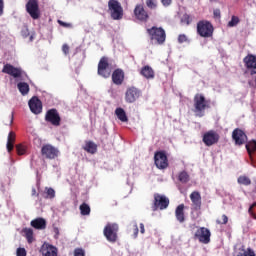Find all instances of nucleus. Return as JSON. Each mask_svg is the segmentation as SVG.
<instances>
[{"instance_id": "f257e3e1", "label": "nucleus", "mask_w": 256, "mask_h": 256, "mask_svg": "<svg viewBox=\"0 0 256 256\" xmlns=\"http://www.w3.org/2000/svg\"><path fill=\"white\" fill-rule=\"evenodd\" d=\"M2 73L12 76L16 82L29 80V76L22 68L14 67L11 64H5L2 68Z\"/></svg>"}, {"instance_id": "f03ea898", "label": "nucleus", "mask_w": 256, "mask_h": 256, "mask_svg": "<svg viewBox=\"0 0 256 256\" xmlns=\"http://www.w3.org/2000/svg\"><path fill=\"white\" fill-rule=\"evenodd\" d=\"M194 113L197 117L202 118L205 116V111L209 108L208 101L204 94L197 93L194 96Z\"/></svg>"}, {"instance_id": "7ed1b4c3", "label": "nucleus", "mask_w": 256, "mask_h": 256, "mask_svg": "<svg viewBox=\"0 0 256 256\" xmlns=\"http://www.w3.org/2000/svg\"><path fill=\"white\" fill-rule=\"evenodd\" d=\"M147 34L151 42H156L157 45H163L166 42V31L162 27L152 26L147 29Z\"/></svg>"}, {"instance_id": "20e7f679", "label": "nucleus", "mask_w": 256, "mask_h": 256, "mask_svg": "<svg viewBox=\"0 0 256 256\" xmlns=\"http://www.w3.org/2000/svg\"><path fill=\"white\" fill-rule=\"evenodd\" d=\"M108 12L110 17L114 21H120L124 16V9L118 0L108 1Z\"/></svg>"}, {"instance_id": "39448f33", "label": "nucleus", "mask_w": 256, "mask_h": 256, "mask_svg": "<svg viewBox=\"0 0 256 256\" xmlns=\"http://www.w3.org/2000/svg\"><path fill=\"white\" fill-rule=\"evenodd\" d=\"M119 225L107 223L103 229V235L109 243H116L118 240Z\"/></svg>"}, {"instance_id": "423d86ee", "label": "nucleus", "mask_w": 256, "mask_h": 256, "mask_svg": "<svg viewBox=\"0 0 256 256\" xmlns=\"http://www.w3.org/2000/svg\"><path fill=\"white\" fill-rule=\"evenodd\" d=\"M170 205V199L166 195L159 193L154 194V201L152 205V211L156 212L159 210H166Z\"/></svg>"}, {"instance_id": "0eeeda50", "label": "nucleus", "mask_w": 256, "mask_h": 256, "mask_svg": "<svg viewBox=\"0 0 256 256\" xmlns=\"http://www.w3.org/2000/svg\"><path fill=\"white\" fill-rule=\"evenodd\" d=\"M197 33L200 37L210 38L213 36L214 27L209 21H199L197 23Z\"/></svg>"}, {"instance_id": "6e6552de", "label": "nucleus", "mask_w": 256, "mask_h": 256, "mask_svg": "<svg viewBox=\"0 0 256 256\" xmlns=\"http://www.w3.org/2000/svg\"><path fill=\"white\" fill-rule=\"evenodd\" d=\"M26 12L33 20H38L41 17L38 0H28L26 5Z\"/></svg>"}, {"instance_id": "1a4fd4ad", "label": "nucleus", "mask_w": 256, "mask_h": 256, "mask_svg": "<svg viewBox=\"0 0 256 256\" xmlns=\"http://www.w3.org/2000/svg\"><path fill=\"white\" fill-rule=\"evenodd\" d=\"M45 121L50 123L54 127L61 125V116L56 108H51L46 111Z\"/></svg>"}, {"instance_id": "9d476101", "label": "nucleus", "mask_w": 256, "mask_h": 256, "mask_svg": "<svg viewBox=\"0 0 256 256\" xmlns=\"http://www.w3.org/2000/svg\"><path fill=\"white\" fill-rule=\"evenodd\" d=\"M202 141L205 146L211 147L220 141V134L215 130H209L204 133Z\"/></svg>"}, {"instance_id": "9b49d317", "label": "nucleus", "mask_w": 256, "mask_h": 256, "mask_svg": "<svg viewBox=\"0 0 256 256\" xmlns=\"http://www.w3.org/2000/svg\"><path fill=\"white\" fill-rule=\"evenodd\" d=\"M97 73L102 78H109L111 76L112 70L110 69L108 58L102 57L98 63V70Z\"/></svg>"}, {"instance_id": "f8f14e48", "label": "nucleus", "mask_w": 256, "mask_h": 256, "mask_svg": "<svg viewBox=\"0 0 256 256\" xmlns=\"http://www.w3.org/2000/svg\"><path fill=\"white\" fill-rule=\"evenodd\" d=\"M194 238L203 244H209L211 241V231L206 227H200L196 230Z\"/></svg>"}, {"instance_id": "ddd939ff", "label": "nucleus", "mask_w": 256, "mask_h": 256, "mask_svg": "<svg viewBox=\"0 0 256 256\" xmlns=\"http://www.w3.org/2000/svg\"><path fill=\"white\" fill-rule=\"evenodd\" d=\"M154 163L158 169H166L169 166L168 157L164 151H158L154 154Z\"/></svg>"}, {"instance_id": "4468645a", "label": "nucleus", "mask_w": 256, "mask_h": 256, "mask_svg": "<svg viewBox=\"0 0 256 256\" xmlns=\"http://www.w3.org/2000/svg\"><path fill=\"white\" fill-rule=\"evenodd\" d=\"M141 96V90L137 87H130L125 92V101L129 104L135 103Z\"/></svg>"}, {"instance_id": "2eb2a0df", "label": "nucleus", "mask_w": 256, "mask_h": 256, "mask_svg": "<svg viewBox=\"0 0 256 256\" xmlns=\"http://www.w3.org/2000/svg\"><path fill=\"white\" fill-rule=\"evenodd\" d=\"M28 106L31 113L35 115H39L42 113V110H43L42 101L37 96H33L29 99Z\"/></svg>"}, {"instance_id": "dca6fc26", "label": "nucleus", "mask_w": 256, "mask_h": 256, "mask_svg": "<svg viewBox=\"0 0 256 256\" xmlns=\"http://www.w3.org/2000/svg\"><path fill=\"white\" fill-rule=\"evenodd\" d=\"M58 153H59L58 149L51 144H46L41 148V154L46 159H50V160L55 159L56 157H58Z\"/></svg>"}, {"instance_id": "f3484780", "label": "nucleus", "mask_w": 256, "mask_h": 256, "mask_svg": "<svg viewBox=\"0 0 256 256\" xmlns=\"http://www.w3.org/2000/svg\"><path fill=\"white\" fill-rule=\"evenodd\" d=\"M232 139L236 145L241 146L247 142L248 136L242 129L236 128L232 132Z\"/></svg>"}, {"instance_id": "a211bd4d", "label": "nucleus", "mask_w": 256, "mask_h": 256, "mask_svg": "<svg viewBox=\"0 0 256 256\" xmlns=\"http://www.w3.org/2000/svg\"><path fill=\"white\" fill-rule=\"evenodd\" d=\"M190 200L192 202V209L195 211H198L201 209L202 206V197L200 192L198 191H193L190 194Z\"/></svg>"}, {"instance_id": "6ab92c4d", "label": "nucleus", "mask_w": 256, "mask_h": 256, "mask_svg": "<svg viewBox=\"0 0 256 256\" xmlns=\"http://www.w3.org/2000/svg\"><path fill=\"white\" fill-rule=\"evenodd\" d=\"M40 253L42 256H58V250L56 246H52V244H42Z\"/></svg>"}, {"instance_id": "aec40b11", "label": "nucleus", "mask_w": 256, "mask_h": 256, "mask_svg": "<svg viewBox=\"0 0 256 256\" xmlns=\"http://www.w3.org/2000/svg\"><path fill=\"white\" fill-rule=\"evenodd\" d=\"M134 15L139 21L146 22L149 19V14L143 5H136L134 9Z\"/></svg>"}, {"instance_id": "412c9836", "label": "nucleus", "mask_w": 256, "mask_h": 256, "mask_svg": "<svg viewBox=\"0 0 256 256\" xmlns=\"http://www.w3.org/2000/svg\"><path fill=\"white\" fill-rule=\"evenodd\" d=\"M30 225L36 230H44L47 227V221L43 217H37L30 221Z\"/></svg>"}, {"instance_id": "4be33fe9", "label": "nucleus", "mask_w": 256, "mask_h": 256, "mask_svg": "<svg viewBox=\"0 0 256 256\" xmlns=\"http://www.w3.org/2000/svg\"><path fill=\"white\" fill-rule=\"evenodd\" d=\"M124 77V71L122 69H116L112 73V82L115 85L120 86L124 82Z\"/></svg>"}, {"instance_id": "5701e85b", "label": "nucleus", "mask_w": 256, "mask_h": 256, "mask_svg": "<svg viewBox=\"0 0 256 256\" xmlns=\"http://www.w3.org/2000/svg\"><path fill=\"white\" fill-rule=\"evenodd\" d=\"M185 205L184 204H179L176 209H175V217L176 220L180 223L183 224L186 221L185 217Z\"/></svg>"}, {"instance_id": "b1692460", "label": "nucleus", "mask_w": 256, "mask_h": 256, "mask_svg": "<svg viewBox=\"0 0 256 256\" xmlns=\"http://www.w3.org/2000/svg\"><path fill=\"white\" fill-rule=\"evenodd\" d=\"M243 63L247 69H256V55L248 54L243 58Z\"/></svg>"}, {"instance_id": "393cba45", "label": "nucleus", "mask_w": 256, "mask_h": 256, "mask_svg": "<svg viewBox=\"0 0 256 256\" xmlns=\"http://www.w3.org/2000/svg\"><path fill=\"white\" fill-rule=\"evenodd\" d=\"M140 74L146 79H154L155 78V72H154L153 68L149 65L142 67Z\"/></svg>"}, {"instance_id": "a878e982", "label": "nucleus", "mask_w": 256, "mask_h": 256, "mask_svg": "<svg viewBox=\"0 0 256 256\" xmlns=\"http://www.w3.org/2000/svg\"><path fill=\"white\" fill-rule=\"evenodd\" d=\"M82 149L89 154H95L98 150V146L93 141H86L85 144L82 146Z\"/></svg>"}, {"instance_id": "bb28decb", "label": "nucleus", "mask_w": 256, "mask_h": 256, "mask_svg": "<svg viewBox=\"0 0 256 256\" xmlns=\"http://www.w3.org/2000/svg\"><path fill=\"white\" fill-rule=\"evenodd\" d=\"M17 89L22 96H27L30 92V86L27 82L19 81L17 83Z\"/></svg>"}, {"instance_id": "cd10ccee", "label": "nucleus", "mask_w": 256, "mask_h": 256, "mask_svg": "<svg viewBox=\"0 0 256 256\" xmlns=\"http://www.w3.org/2000/svg\"><path fill=\"white\" fill-rule=\"evenodd\" d=\"M115 115L117 116L118 120H120L121 122L123 123L128 122V116L126 114V111L123 108L121 107L116 108Z\"/></svg>"}, {"instance_id": "c85d7f7f", "label": "nucleus", "mask_w": 256, "mask_h": 256, "mask_svg": "<svg viewBox=\"0 0 256 256\" xmlns=\"http://www.w3.org/2000/svg\"><path fill=\"white\" fill-rule=\"evenodd\" d=\"M15 135L13 132H9L7 137L6 149L11 152L14 149Z\"/></svg>"}, {"instance_id": "c756f323", "label": "nucleus", "mask_w": 256, "mask_h": 256, "mask_svg": "<svg viewBox=\"0 0 256 256\" xmlns=\"http://www.w3.org/2000/svg\"><path fill=\"white\" fill-rule=\"evenodd\" d=\"M237 183L239 185H243V186H250L252 184V180L249 176L247 175H240L237 178Z\"/></svg>"}, {"instance_id": "7c9ffc66", "label": "nucleus", "mask_w": 256, "mask_h": 256, "mask_svg": "<svg viewBox=\"0 0 256 256\" xmlns=\"http://www.w3.org/2000/svg\"><path fill=\"white\" fill-rule=\"evenodd\" d=\"M23 233L25 235V238L29 244L33 243L34 241V231L32 228H24Z\"/></svg>"}, {"instance_id": "2f4dec72", "label": "nucleus", "mask_w": 256, "mask_h": 256, "mask_svg": "<svg viewBox=\"0 0 256 256\" xmlns=\"http://www.w3.org/2000/svg\"><path fill=\"white\" fill-rule=\"evenodd\" d=\"M178 181L182 184H187L190 181V175L187 171H181L178 174Z\"/></svg>"}, {"instance_id": "473e14b6", "label": "nucleus", "mask_w": 256, "mask_h": 256, "mask_svg": "<svg viewBox=\"0 0 256 256\" xmlns=\"http://www.w3.org/2000/svg\"><path fill=\"white\" fill-rule=\"evenodd\" d=\"M79 210L82 216H88L91 213V207L89 204H87L86 202H83L80 206H79Z\"/></svg>"}, {"instance_id": "72a5a7b5", "label": "nucleus", "mask_w": 256, "mask_h": 256, "mask_svg": "<svg viewBox=\"0 0 256 256\" xmlns=\"http://www.w3.org/2000/svg\"><path fill=\"white\" fill-rule=\"evenodd\" d=\"M56 197V191L52 187H45V199L53 200Z\"/></svg>"}, {"instance_id": "f704fd0d", "label": "nucleus", "mask_w": 256, "mask_h": 256, "mask_svg": "<svg viewBox=\"0 0 256 256\" xmlns=\"http://www.w3.org/2000/svg\"><path fill=\"white\" fill-rule=\"evenodd\" d=\"M245 147H246L248 154L252 155V153L254 151H256V140H251V141L247 142Z\"/></svg>"}, {"instance_id": "c9c22d12", "label": "nucleus", "mask_w": 256, "mask_h": 256, "mask_svg": "<svg viewBox=\"0 0 256 256\" xmlns=\"http://www.w3.org/2000/svg\"><path fill=\"white\" fill-rule=\"evenodd\" d=\"M145 3L150 10H156L158 7L157 0H146Z\"/></svg>"}, {"instance_id": "e433bc0d", "label": "nucleus", "mask_w": 256, "mask_h": 256, "mask_svg": "<svg viewBox=\"0 0 256 256\" xmlns=\"http://www.w3.org/2000/svg\"><path fill=\"white\" fill-rule=\"evenodd\" d=\"M240 23V19L238 16H232L231 20L228 22V27L233 28L236 27Z\"/></svg>"}, {"instance_id": "4c0bfd02", "label": "nucleus", "mask_w": 256, "mask_h": 256, "mask_svg": "<svg viewBox=\"0 0 256 256\" xmlns=\"http://www.w3.org/2000/svg\"><path fill=\"white\" fill-rule=\"evenodd\" d=\"M187 42H189V39H188L187 35H185V34H180V35L178 36V43H179V44H184V43H187Z\"/></svg>"}, {"instance_id": "58836bf2", "label": "nucleus", "mask_w": 256, "mask_h": 256, "mask_svg": "<svg viewBox=\"0 0 256 256\" xmlns=\"http://www.w3.org/2000/svg\"><path fill=\"white\" fill-rule=\"evenodd\" d=\"M16 152L18 155H24L26 152L25 147L21 144L16 145Z\"/></svg>"}, {"instance_id": "ea45409f", "label": "nucleus", "mask_w": 256, "mask_h": 256, "mask_svg": "<svg viewBox=\"0 0 256 256\" xmlns=\"http://www.w3.org/2000/svg\"><path fill=\"white\" fill-rule=\"evenodd\" d=\"M181 22L186 24V25H190L191 23V18H190V15L188 14H184L181 18Z\"/></svg>"}, {"instance_id": "a19ab883", "label": "nucleus", "mask_w": 256, "mask_h": 256, "mask_svg": "<svg viewBox=\"0 0 256 256\" xmlns=\"http://www.w3.org/2000/svg\"><path fill=\"white\" fill-rule=\"evenodd\" d=\"M133 227H134L133 238L137 239L138 238V234H139V227H138L137 222H134Z\"/></svg>"}, {"instance_id": "79ce46f5", "label": "nucleus", "mask_w": 256, "mask_h": 256, "mask_svg": "<svg viewBox=\"0 0 256 256\" xmlns=\"http://www.w3.org/2000/svg\"><path fill=\"white\" fill-rule=\"evenodd\" d=\"M229 221V218L226 214L222 215V220L217 219V224H227Z\"/></svg>"}, {"instance_id": "37998d69", "label": "nucleus", "mask_w": 256, "mask_h": 256, "mask_svg": "<svg viewBox=\"0 0 256 256\" xmlns=\"http://www.w3.org/2000/svg\"><path fill=\"white\" fill-rule=\"evenodd\" d=\"M16 256H27V252L24 248H17Z\"/></svg>"}, {"instance_id": "c03bdc74", "label": "nucleus", "mask_w": 256, "mask_h": 256, "mask_svg": "<svg viewBox=\"0 0 256 256\" xmlns=\"http://www.w3.org/2000/svg\"><path fill=\"white\" fill-rule=\"evenodd\" d=\"M74 256H85V251L82 248H76L74 250Z\"/></svg>"}, {"instance_id": "a18cd8bd", "label": "nucleus", "mask_w": 256, "mask_h": 256, "mask_svg": "<svg viewBox=\"0 0 256 256\" xmlns=\"http://www.w3.org/2000/svg\"><path fill=\"white\" fill-rule=\"evenodd\" d=\"M69 51H70V47L68 44H63L62 45V52L65 54V55H68L69 54Z\"/></svg>"}, {"instance_id": "49530a36", "label": "nucleus", "mask_w": 256, "mask_h": 256, "mask_svg": "<svg viewBox=\"0 0 256 256\" xmlns=\"http://www.w3.org/2000/svg\"><path fill=\"white\" fill-rule=\"evenodd\" d=\"M213 16H214V18L220 19L221 18V10L220 9H214L213 10Z\"/></svg>"}, {"instance_id": "de8ad7c7", "label": "nucleus", "mask_w": 256, "mask_h": 256, "mask_svg": "<svg viewBox=\"0 0 256 256\" xmlns=\"http://www.w3.org/2000/svg\"><path fill=\"white\" fill-rule=\"evenodd\" d=\"M245 256H256L254 250H252V248H247L246 252H245Z\"/></svg>"}, {"instance_id": "09e8293b", "label": "nucleus", "mask_w": 256, "mask_h": 256, "mask_svg": "<svg viewBox=\"0 0 256 256\" xmlns=\"http://www.w3.org/2000/svg\"><path fill=\"white\" fill-rule=\"evenodd\" d=\"M53 232H54V238L55 239H58L59 238V235H60V230L58 227H54L53 228Z\"/></svg>"}, {"instance_id": "8fccbe9b", "label": "nucleus", "mask_w": 256, "mask_h": 256, "mask_svg": "<svg viewBox=\"0 0 256 256\" xmlns=\"http://www.w3.org/2000/svg\"><path fill=\"white\" fill-rule=\"evenodd\" d=\"M161 4L164 7H169L172 4V0H161Z\"/></svg>"}, {"instance_id": "3c124183", "label": "nucleus", "mask_w": 256, "mask_h": 256, "mask_svg": "<svg viewBox=\"0 0 256 256\" xmlns=\"http://www.w3.org/2000/svg\"><path fill=\"white\" fill-rule=\"evenodd\" d=\"M248 213L251 215L253 219L256 220V214L253 212V206H250L248 209Z\"/></svg>"}, {"instance_id": "603ef678", "label": "nucleus", "mask_w": 256, "mask_h": 256, "mask_svg": "<svg viewBox=\"0 0 256 256\" xmlns=\"http://www.w3.org/2000/svg\"><path fill=\"white\" fill-rule=\"evenodd\" d=\"M4 13V0H0V16Z\"/></svg>"}, {"instance_id": "864d4df0", "label": "nucleus", "mask_w": 256, "mask_h": 256, "mask_svg": "<svg viewBox=\"0 0 256 256\" xmlns=\"http://www.w3.org/2000/svg\"><path fill=\"white\" fill-rule=\"evenodd\" d=\"M21 35H22V37L27 38L29 36L28 29L22 30Z\"/></svg>"}, {"instance_id": "5fc2aeb1", "label": "nucleus", "mask_w": 256, "mask_h": 256, "mask_svg": "<svg viewBox=\"0 0 256 256\" xmlns=\"http://www.w3.org/2000/svg\"><path fill=\"white\" fill-rule=\"evenodd\" d=\"M246 251H247V250H245L244 248H242V249L240 250V252H238V253L236 254V256H245V255H246Z\"/></svg>"}, {"instance_id": "6e6d98bb", "label": "nucleus", "mask_w": 256, "mask_h": 256, "mask_svg": "<svg viewBox=\"0 0 256 256\" xmlns=\"http://www.w3.org/2000/svg\"><path fill=\"white\" fill-rule=\"evenodd\" d=\"M247 69L249 70V74H250L251 76L256 75V68H247Z\"/></svg>"}, {"instance_id": "4d7b16f0", "label": "nucleus", "mask_w": 256, "mask_h": 256, "mask_svg": "<svg viewBox=\"0 0 256 256\" xmlns=\"http://www.w3.org/2000/svg\"><path fill=\"white\" fill-rule=\"evenodd\" d=\"M146 230H145V225L144 223H140V233L141 234H145Z\"/></svg>"}, {"instance_id": "13d9d810", "label": "nucleus", "mask_w": 256, "mask_h": 256, "mask_svg": "<svg viewBox=\"0 0 256 256\" xmlns=\"http://www.w3.org/2000/svg\"><path fill=\"white\" fill-rule=\"evenodd\" d=\"M58 24H59L60 26H63V27H67V26H68V24H67L66 22H63V21H61V20H58Z\"/></svg>"}, {"instance_id": "bf43d9fd", "label": "nucleus", "mask_w": 256, "mask_h": 256, "mask_svg": "<svg viewBox=\"0 0 256 256\" xmlns=\"http://www.w3.org/2000/svg\"><path fill=\"white\" fill-rule=\"evenodd\" d=\"M32 196H35L36 195V189L35 188H32Z\"/></svg>"}, {"instance_id": "052dcab7", "label": "nucleus", "mask_w": 256, "mask_h": 256, "mask_svg": "<svg viewBox=\"0 0 256 256\" xmlns=\"http://www.w3.org/2000/svg\"><path fill=\"white\" fill-rule=\"evenodd\" d=\"M211 3H218L219 0H209Z\"/></svg>"}, {"instance_id": "680f3d73", "label": "nucleus", "mask_w": 256, "mask_h": 256, "mask_svg": "<svg viewBox=\"0 0 256 256\" xmlns=\"http://www.w3.org/2000/svg\"><path fill=\"white\" fill-rule=\"evenodd\" d=\"M33 39H34V37H33V35H31V36L29 37V40L32 42Z\"/></svg>"}, {"instance_id": "e2e57ef3", "label": "nucleus", "mask_w": 256, "mask_h": 256, "mask_svg": "<svg viewBox=\"0 0 256 256\" xmlns=\"http://www.w3.org/2000/svg\"><path fill=\"white\" fill-rule=\"evenodd\" d=\"M252 208L256 207V202L253 203V205H251Z\"/></svg>"}, {"instance_id": "0e129e2a", "label": "nucleus", "mask_w": 256, "mask_h": 256, "mask_svg": "<svg viewBox=\"0 0 256 256\" xmlns=\"http://www.w3.org/2000/svg\"><path fill=\"white\" fill-rule=\"evenodd\" d=\"M255 193H256V186H255Z\"/></svg>"}, {"instance_id": "69168bd1", "label": "nucleus", "mask_w": 256, "mask_h": 256, "mask_svg": "<svg viewBox=\"0 0 256 256\" xmlns=\"http://www.w3.org/2000/svg\"><path fill=\"white\" fill-rule=\"evenodd\" d=\"M255 83H256V78H255Z\"/></svg>"}]
</instances>
